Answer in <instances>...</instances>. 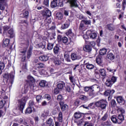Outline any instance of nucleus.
<instances>
[{
	"label": "nucleus",
	"instance_id": "obj_33",
	"mask_svg": "<svg viewBox=\"0 0 126 126\" xmlns=\"http://www.w3.org/2000/svg\"><path fill=\"white\" fill-rule=\"evenodd\" d=\"M91 32V31H88L85 34L83 35V38L85 40H87V39H89V34Z\"/></svg>",
	"mask_w": 126,
	"mask_h": 126
},
{
	"label": "nucleus",
	"instance_id": "obj_5",
	"mask_svg": "<svg viewBox=\"0 0 126 126\" xmlns=\"http://www.w3.org/2000/svg\"><path fill=\"white\" fill-rule=\"evenodd\" d=\"M51 7H57V6H63V3L62 0H52L51 1Z\"/></svg>",
	"mask_w": 126,
	"mask_h": 126
},
{
	"label": "nucleus",
	"instance_id": "obj_50",
	"mask_svg": "<svg viewBox=\"0 0 126 126\" xmlns=\"http://www.w3.org/2000/svg\"><path fill=\"white\" fill-rule=\"evenodd\" d=\"M108 118H109V115H108V113H106L101 118V120L104 121H107Z\"/></svg>",
	"mask_w": 126,
	"mask_h": 126
},
{
	"label": "nucleus",
	"instance_id": "obj_27",
	"mask_svg": "<svg viewBox=\"0 0 126 126\" xmlns=\"http://www.w3.org/2000/svg\"><path fill=\"white\" fill-rule=\"evenodd\" d=\"M46 85H48V83L46 80H42L39 82L40 87H45Z\"/></svg>",
	"mask_w": 126,
	"mask_h": 126
},
{
	"label": "nucleus",
	"instance_id": "obj_64",
	"mask_svg": "<svg viewBox=\"0 0 126 126\" xmlns=\"http://www.w3.org/2000/svg\"><path fill=\"white\" fill-rule=\"evenodd\" d=\"M56 17L58 18V19H63V15H62L61 13L57 14Z\"/></svg>",
	"mask_w": 126,
	"mask_h": 126
},
{
	"label": "nucleus",
	"instance_id": "obj_43",
	"mask_svg": "<svg viewBox=\"0 0 126 126\" xmlns=\"http://www.w3.org/2000/svg\"><path fill=\"white\" fill-rule=\"evenodd\" d=\"M42 99H43V97L42 95H37L36 96V100L37 103H40L41 101H42Z\"/></svg>",
	"mask_w": 126,
	"mask_h": 126
},
{
	"label": "nucleus",
	"instance_id": "obj_9",
	"mask_svg": "<svg viewBox=\"0 0 126 126\" xmlns=\"http://www.w3.org/2000/svg\"><path fill=\"white\" fill-rule=\"evenodd\" d=\"M114 93H115V90H107L104 92V95L105 96H109L108 98H112V96H113V94H114Z\"/></svg>",
	"mask_w": 126,
	"mask_h": 126
},
{
	"label": "nucleus",
	"instance_id": "obj_35",
	"mask_svg": "<svg viewBox=\"0 0 126 126\" xmlns=\"http://www.w3.org/2000/svg\"><path fill=\"white\" fill-rule=\"evenodd\" d=\"M85 65L88 69H93V68H94V65H93V64L87 63L86 64H85Z\"/></svg>",
	"mask_w": 126,
	"mask_h": 126
},
{
	"label": "nucleus",
	"instance_id": "obj_32",
	"mask_svg": "<svg viewBox=\"0 0 126 126\" xmlns=\"http://www.w3.org/2000/svg\"><path fill=\"white\" fill-rule=\"evenodd\" d=\"M89 95L90 97H92V98L95 97L96 95L95 93H94V91L92 90L91 88L90 89V92H89Z\"/></svg>",
	"mask_w": 126,
	"mask_h": 126
},
{
	"label": "nucleus",
	"instance_id": "obj_54",
	"mask_svg": "<svg viewBox=\"0 0 126 126\" xmlns=\"http://www.w3.org/2000/svg\"><path fill=\"white\" fill-rule=\"evenodd\" d=\"M58 120L60 123H62V122H63V113H62V112H60L59 114Z\"/></svg>",
	"mask_w": 126,
	"mask_h": 126
},
{
	"label": "nucleus",
	"instance_id": "obj_62",
	"mask_svg": "<svg viewBox=\"0 0 126 126\" xmlns=\"http://www.w3.org/2000/svg\"><path fill=\"white\" fill-rule=\"evenodd\" d=\"M104 126H112V122L109 121H107L104 123Z\"/></svg>",
	"mask_w": 126,
	"mask_h": 126
},
{
	"label": "nucleus",
	"instance_id": "obj_47",
	"mask_svg": "<svg viewBox=\"0 0 126 126\" xmlns=\"http://www.w3.org/2000/svg\"><path fill=\"white\" fill-rule=\"evenodd\" d=\"M21 53L23 54V57L22 58V62H24V61H25V58H26V56L25 55V53H26V50H24L21 51Z\"/></svg>",
	"mask_w": 126,
	"mask_h": 126
},
{
	"label": "nucleus",
	"instance_id": "obj_23",
	"mask_svg": "<svg viewBox=\"0 0 126 126\" xmlns=\"http://www.w3.org/2000/svg\"><path fill=\"white\" fill-rule=\"evenodd\" d=\"M39 59L42 62H47L49 60V57L47 55L40 56L39 57Z\"/></svg>",
	"mask_w": 126,
	"mask_h": 126
},
{
	"label": "nucleus",
	"instance_id": "obj_3",
	"mask_svg": "<svg viewBox=\"0 0 126 126\" xmlns=\"http://www.w3.org/2000/svg\"><path fill=\"white\" fill-rule=\"evenodd\" d=\"M27 78L29 81L28 83V84L29 85V87L32 91H35L37 89V87L36 86V84H35V79L32 76H28Z\"/></svg>",
	"mask_w": 126,
	"mask_h": 126
},
{
	"label": "nucleus",
	"instance_id": "obj_6",
	"mask_svg": "<svg viewBox=\"0 0 126 126\" xmlns=\"http://www.w3.org/2000/svg\"><path fill=\"white\" fill-rule=\"evenodd\" d=\"M57 41L58 43H63L64 44H66L68 39L67 37L65 36L63 37L61 34H59L57 36Z\"/></svg>",
	"mask_w": 126,
	"mask_h": 126
},
{
	"label": "nucleus",
	"instance_id": "obj_20",
	"mask_svg": "<svg viewBox=\"0 0 126 126\" xmlns=\"http://www.w3.org/2000/svg\"><path fill=\"white\" fill-rule=\"evenodd\" d=\"M5 2L4 0H0V10H4L5 9Z\"/></svg>",
	"mask_w": 126,
	"mask_h": 126
},
{
	"label": "nucleus",
	"instance_id": "obj_61",
	"mask_svg": "<svg viewBox=\"0 0 126 126\" xmlns=\"http://www.w3.org/2000/svg\"><path fill=\"white\" fill-rule=\"evenodd\" d=\"M44 98H45V99H47L48 101H50V100H51V97L50 94H46L44 95Z\"/></svg>",
	"mask_w": 126,
	"mask_h": 126
},
{
	"label": "nucleus",
	"instance_id": "obj_48",
	"mask_svg": "<svg viewBox=\"0 0 126 126\" xmlns=\"http://www.w3.org/2000/svg\"><path fill=\"white\" fill-rule=\"evenodd\" d=\"M53 48H54V43H48L47 45L48 50H49V51L53 50Z\"/></svg>",
	"mask_w": 126,
	"mask_h": 126
},
{
	"label": "nucleus",
	"instance_id": "obj_44",
	"mask_svg": "<svg viewBox=\"0 0 126 126\" xmlns=\"http://www.w3.org/2000/svg\"><path fill=\"white\" fill-rule=\"evenodd\" d=\"M33 107H29L27 108L26 111H25L26 114H31L32 113Z\"/></svg>",
	"mask_w": 126,
	"mask_h": 126
},
{
	"label": "nucleus",
	"instance_id": "obj_10",
	"mask_svg": "<svg viewBox=\"0 0 126 126\" xmlns=\"http://www.w3.org/2000/svg\"><path fill=\"white\" fill-rule=\"evenodd\" d=\"M67 2L70 3L72 7H78L77 0H67Z\"/></svg>",
	"mask_w": 126,
	"mask_h": 126
},
{
	"label": "nucleus",
	"instance_id": "obj_58",
	"mask_svg": "<svg viewBox=\"0 0 126 126\" xmlns=\"http://www.w3.org/2000/svg\"><path fill=\"white\" fill-rule=\"evenodd\" d=\"M31 55H32V49H30L27 53V58L28 59H30V57H31Z\"/></svg>",
	"mask_w": 126,
	"mask_h": 126
},
{
	"label": "nucleus",
	"instance_id": "obj_30",
	"mask_svg": "<svg viewBox=\"0 0 126 126\" xmlns=\"http://www.w3.org/2000/svg\"><path fill=\"white\" fill-rule=\"evenodd\" d=\"M107 53V49L105 48H103L101 49L99 51V54L101 56H104V55H106Z\"/></svg>",
	"mask_w": 126,
	"mask_h": 126
},
{
	"label": "nucleus",
	"instance_id": "obj_16",
	"mask_svg": "<svg viewBox=\"0 0 126 126\" xmlns=\"http://www.w3.org/2000/svg\"><path fill=\"white\" fill-rule=\"evenodd\" d=\"M91 88L96 92H99L100 91V86L98 85H94L91 86Z\"/></svg>",
	"mask_w": 126,
	"mask_h": 126
},
{
	"label": "nucleus",
	"instance_id": "obj_46",
	"mask_svg": "<svg viewBox=\"0 0 126 126\" xmlns=\"http://www.w3.org/2000/svg\"><path fill=\"white\" fill-rule=\"evenodd\" d=\"M35 67L37 68H43L44 67V63H38L35 64Z\"/></svg>",
	"mask_w": 126,
	"mask_h": 126
},
{
	"label": "nucleus",
	"instance_id": "obj_52",
	"mask_svg": "<svg viewBox=\"0 0 126 126\" xmlns=\"http://www.w3.org/2000/svg\"><path fill=\"white\" fill-rule=\"evenodd\" d=\"M45 15L47 16V17H50L52 15V13L51 12V11L49 10H46L45 12Z\"/></svg>",
	"mask_w": 126,
	"mask_h": 126
},
{
	"label": "nucleus",
	"instance_id": "obj_13",
	"mask_svg": "<svg viewBox=\"0 0 126 126\" xmlns=\"http://www.w3.org/2000/svg\"><path fill=\"white\" fill-rule=\"evenodd\" d=\"M66 35H67V36H68L69 37H71L72 39H75V35L72 32V30H71V29H70L67 31V32H66Z\"/></svg>",
	"mask_w": 126,
	"mask_h": 126
},
{
	"label": "nucleus",
	"instance_id": "obj_51",
	"mask_svg": "<svg viewBox=\"0 0 126 126\" xmlns=\"http://www.w3.org/2000/svg\"><path fill=\"white\" fill-rule=\"evenodd\" d=\"M53 26L48 29V30H50L51 31H53L54 32L56 30V25H55V23H52Z\"/></svg>",
	"mask_w": 126,
	"mask_h": 126
},
{
	"label": "nucleus",
	"instance_id": "obj_19",
	"mask_svg": "<svg viewBox=\"0 0 126 126\" xmlns=\"http://www.w3.org/2000/svg\"><path fill=\"white\" fill-rule=\"evenodd\" d=\"M46 45H47V41L43 40L38 44V47L39 48L44 49L46 48Z\"/></svg>",
	"mask_w": 126,
	"mask_h": 126
},
{
	"label": "nucleus",
	"instance_id": "obj_38",
	"mask_svg": "<svg viewBox=\"0 0 126 126\" xmlns=\"http://www.w3.org/2000/svg\"><path fill=\"white\" fill-rule=\"evenodd\" d=\"M64 58L66 62L68 63H70L71 60H70V57H69V55L67 54H64Z\"/></svg>",
	"mask_w": 126,
	"mask_h": 126
},
{
	"label": "nucleus",
	"instance_id": "obj_12",
	"mask_svg": "<svg viewBox=\"0 0 126 126\" xmlns=\"http://www.w3.org/2000/svg\"><path fill=\"white\" fill-rule=\"evenodd\" d=\"M53 52L54 55L58 56L61 53V48L60 46L56 45L53 48Z\"/></svg>",
	"mask_w": 126,
	"mask_h": 126
},
{
	"label": "nucleus",
	"instance_id": "obj_17",
	"mask_svg": "<svg viewBox=\"0 0 126 126\" xmlns=\"http://www.w3.org/2000/svg\"><path fill=\"white\" fill-rule=\"evenodd\" d=\"M117 120L118 121L119 125H120V124H122V123L123 122V121L125 120V117L124 116V115L123 114L119 115Z\"/></svg>",
	"mask_w": 126,
	"mask_h": 126
},
{
	"label": "nucleus",
	"instance_id": "obj_41",
	"mask_svg": "<svg viewBox=\"0 0 126 126\" xmlns=\"http://www.w3.org/2000/svg\"><path fill=\"white\" fill-rule=\"evenodd\" d=\"M99 72L101 76H106V70H105V69H100L99 70Z\"/></svg>",
	"mask_w": 126,
	"mask_h": 126
},
{
	"label": "nucleus",
	"instance_id": "obj_45",
	"mask_svg": "<svg viewBox=\"0 0 126 126\" xmlns=\"http://www.w3.org/2000/svg\"><path fill=\"white\" fill-rule=\"evenodd\" d=\"M82 21L84 23L85 25H91V20H83Z\"/></svg>",
	"mask_w": 126,
	"mask_h": 126
},
{
	"label": "nucleus",
	"instance_id": "obj_34",
	"mask_svg": "<svg viewBox=\"0 0 126 126\" xmlns=\"http://www.w3.org/2000/svg\"><path fill=\"white\" fill-rule=\"evenodd\" d=\"M4 63L3 62H0V75L2 73V71L4 69Z\"/></svg>",
	"mask_w": 126,
	"mask_h": 126
},
{
	"label": "nucleus",
	"instance_id": "obj_1",
	"mask_svg": "<svg viewBox=\"0 0 126 126\" xmlns=\"http://www.w3.org/2000/svg\"><path fill=\"white\" fill-rule=\"evenodd\" d=\"M15 75V71H11L9 74L8 73H4L3 74V77L5 80V82H4L5 80H3L2 82V85H4L2 87L1 91H0L1 95H0V98L1 99H7V96L5 95V91H6V89L7 87H6V84H8L9 87L12 86V84H13V82H14V76Z\"/></svg>",
	"mask_w": 126,
	"mask_h": 126
},
{
	"label": "nucleus",
	"instance_id": "obj_63",
	"mask_svg": "<svg viewBox=\"0 0 126 126\" xmlns=\"http://www.w3.org/2000/svg\"><path fill=\"white\" fill-rule=\"evenodd\" d=\"M57 101H59V102L62 101L63 100V95H58L57 98Z\"/></svg>",
	"mask_w": 126,
	"mask_h": 126
},
{
	"label": "nucleus",
	"instance_id": "obj_40",
	"mask_svg": "<svg viewBox=\"0 0 126 126\" xmlns=\"http://www.w3.org/2000/svg\"><path fill=\"white\" fill-rule=\"evenodd\" d=\"M46 123H47V125H49V126H54V123H53V119L51 118H50L47 120Z\"/></svg>",
	"mask_w": 126,
	"mask_h": 126
},
{
	"label": "nucleus",
	"instance_id": "obj_39",
	"mask_svg": "<svg viewBox=\"0 0 126 126\" xmlns=\"http://www.w3.org/2000/svg\"><path fill=\"white\" fill-rule=\"evenodd\" d=\"M110 105L112 108H115V107L117 106V102H116V100H115V99H112L110 101Z\"/></svg>",
	"mask_w": 126,
	"mask_h": 126
},
{
	"label": "nucleus",
	"instance_id": "obj_24",
	"mask_svg": "<svg viewBox=\"0 0 126 126\" xmlns=\"http://www.w3.org/2000/svg\"><path fill=\"white\" fill-rule=\"evenodd\" d=\"M79 30H81V31H84L85 29H86V28L85 27V25H84V23L81 21L80 22L79 27Z\"/></svg>",
	"mask_w": 126,
	"mask_h": 126
},
{
	"label": "nucleus",
	"instance_id": "obj_25",
	"mask_svg": "<svg viewBox=\"0 0 126 126\" xmlns=\"http://www.w3.org/2000/svg\"><path fill=\"white\" fill-rule=\"evenodd\" d=\"M111 120L113 124H119V121L118 119H117V116L115 115L112 116L111 118Z\"/></svg>",
	"mask_w": 126,
	"mask_h": 126
},
{
	"label": "nucleus",
	"instance_id": "obj_53",
	"mask_svg": "<svg viewBox=\"0 0 126 126\" xmlns=\"http://www.w3.org/2000/svg\"><path fill=\"white\" fill-rule=\"evenodd\" d=\"M29 107L34 108V106H35V103L33 100H30L29 102Z\"/></svg>",
	"mask_w": 126,
	"mask_h": 126
},
{
	"label": "nucleus",
	"instance_id": "obj_18",
	"mask_svg": "<svg viewBox=\"0 0 126 126\" xmlns=\"http://www.w3.org/2000/svg\"><path fill=\"white\" fill-rule=\"evenodd\" d=\"M69 25H70V23L69 21H67L65 22L63 25H62L61 29H67L68 27H69Z\"/></svg>",
	"mask_w": 126,
	"mask_h": 126
},
{
	"label": "nucleus",
	"instance_id": "obj_60",
	"mask_svg": "<svg viewBox=\"0 0 126 126\" xmlns=\"http://www.w3.org/2000/svg\"><path fill=\"white\" fill-rule=\"evenodd\" d=\"M110 80H111V82H112V84H114V83H115V82L117 81V78L115 76H113L110 79Z\"/></svg>",
	"mask_w": 126,
	"mask_h": 126
},
{
	"label": "nucleus",
	"instance_id": "obj_56",
	"mask_svg": "<svg viewBox=\"0 0 126 126\" xmlns=\"http://www.w3.org/2000/svg\"><path fill=\"white\" fill-rule=\"evenodd\" d=\"M74 117L75 119H80V118H81V113L76 112L74 114Z\"/></svg>",
	"mask_w": 126,
	"mask_h": 126
},
{
	"label": "nucleus",
	"instance_id": "obj_14",
	"mask_svg": "<svg viewBox=\"0 0 126 126\" xmlns=\"http://www.w3.org/2000/svg\"><path fill=\"white\" fill-rule=\"evenodd\" d=\"M106 27L107 30L109 31H115L116 30V27L112 23L107 24Z\"/></svg>",
	"mask_w": 126,
	"mask_h": 126
},
{
	"label": "nucleus",
	"instance_id": "obj_57",
	"mask_svg": "<svg viewBox=\"0 0 126 126\" xmlns=\"http://www.w3.org/2000/svg\"><path fill=\"white\" fill-rule=\"evenodd\" d=\"M5 100H4L3 102V100L1 99L0 101V109H1L2 108H3V106H4V104H5Z\"/></svg>",
	"mask_w": 126,
	"mask_h": 126
},
{
	"label": "nucleus",
	"instance_id": "obj_4",
	"mask_svg": "<svg viewBox=\"0 0 126 126\" xmlns=\"http://www.w3.org/2000/svg\"><path fill=\"white\" fill-rule=\"evenodd\" d=\"M26 103V97H24L21 99L18 100V107L21 112H23Z\"/></svg>",
	"mask_w": 126,
	"mask_h": 126
},
{
	"label": "nucleus",
	"instance_id": "obj_26",
	"mask_svg": "<svg viewBox=\"0 0 126 126\" xmlns=\"http://www.w3.org/2000/svg\"><path fill=\"white\" fill-rule=\"evenodd\" d=\"M28 90H29V88H28V85H25L24 89L21 90V93L22 94H26L27 92H28Z\"/></svg>",
	"mask_w": 126,
	"mask_h": 126
},
{
	"label": "nucleus",
	"instance_id": "obj_49",
	"mask_svg": "<svg viewBox=\"0 0 126 126\" xmlns=\"http://www.w3.org/2000/svg\"><path fill=\"white\" fill-rule=\"evenodd\" d=\"M79 99L81 100H83L84 101H87L88 100V97L84 95H81L79 96Z\"/></svg>",
	"mask_w": 126,
	"mask_h": 126
},
{
	"label": "nucleus",
	"instance_id": "obj_11",
	"mask_svg": "<svg viewBox=\"0 0 126 126\" xmlns=\"http://www.w3.org/2000/svg\"><path fill=\"white\" fill-rule=\"evenodd\" d=\"M57 83V88L59 89V90H63L64 86H65V83L63 81H58Z\"/></svg>",
	"mask_w": 126,
	"mask_h": 126
},
{
	"label": "nucleus",
	"instance_id": "obj_29",
	"mask_svg": "<svg viewBox=\"0 0 126 126\" xmlns=\"http://www.w3.org/2000/svg\"><path fill=\"white\" fill-rule=\"evenodd\" d=\"M9 44V39H6L3 41L2 47H3V48H5V47H7V46H8Z\"/></svg>",
	"mask_w": 126,
	"mask_h": 126
},
{
	"label": "nucleus",
	"instance_id": "obj_42",
	"mask_svg": "<svg viewBox=\"0 0 126 126\" xmlns=\"http://www.w3.org/2000/svg\"><path fill=\"white\" fill-rule=\"evenodd\" d=\"M8 34L10 35V38H13L14 37V32H13V29H11L8 31Z\"/></svg>",
	"mask_w": 126,
	"mask_h": 126
},
{
	"label": "nucleus",
	"instance_id": "obj_22",
	"mask_svg": "<svg viewBox=\"0 0 126 126\" xmlns=\"http://www.w3.org/2000/svg\"><path fill=\"white\" fill-rule=\"evenodd\" d=\"M83 50L84 51H85V52L90 53V52L92 51V47H91L90 45H85V47L83 48Z\"/></svg>",
	"mask_w": 126,
	"mask_h": 126
},
{
	"label": "nucleus",
	"instance_id": "obj_28",
	"mask_svg": "<svg viewBox=\"0 0 126 126\" xmlns=\"http://www.w3.org/2000/svg\"><path fill=\"white\" fill-rule=\"evenodd\" d=\"M107 58L108 59V60H110V61H113V60L115 59V56L113 53H109L107 55Z\"/></svg>",
	"mask_w": 126,
	"mask_h": 126
},
{
	"label": "nucleus",
	"instance_id": "obj_2",
	"mask_svg": "<svg viewBox=\"0 0 126 126\" xmlns=\"http://www.w3.org/2000/svg\"><path fill=\"white\" fill-rule=\"evenodd\" d=\"M96 107L100 108L101 110H106L107 108V105H108V102L106 99H102L97 101L95 103Z\"/></svg>",
	"mask_w": 126,
	"mask_h": 126
},
{
	"label": "nucleus",
	"instance_id": "obj_8",
	"mask_svg": "<svg viewBox=\"0 0 126 126\" xmlns=\"http://www.w3.org/2000/svg\"><path fill=\"white\" fill-rule=\"evenodd\" d=\"M71 59L72 61H76V60L81 59V56L78 53H72L71 54Z\"/></svg>",
	"mask_w": 126,
	"mask_h": 126
},
{
	"label": "nucleus",
	"instance_id": "obj_31",
	"mask_svg": "<svg viewBox=\"0 0 126 126\" xmlns=\"http://www.w3.org/2000/svg\"><path fill=\"white\" fill-rule=\"evenodd\" d=\"M89 36L91 39H96L97 37V33L95 32H92L91 31V32L89 33Z\"/></svg>",
	"mask_w": 126,
	"mask_h": 126
},
{
	"label": "nucleus",
	"instance_id": "obj_37",
	"mask_svg": "<svg viewBox=\"0 0 126 126\" xmlns=\"http://www.w3.org/2000/svg\"><path fill=\"white\" fill-rule=\"evenodd\" d=\"M50 112L49 110L44 111V112L41 115V117L44 119H46L48 116H49Z\"/></svg>",
	"mask_w": 126,
	"mask_h": 126
},
{
	"label": "nucleus",
	"instance_id": "obj_59",
	"mask_svg": "<svg viewBox=\"0 0 126 126\" xmlns=\"http://www.w3.org/2000/svg\"><path fill=\"white\" fill-rule=\"evenodd\" d=\"M23 17H25V18H27L28 16H29V12L28 11H25L23 13Z\"/></svg>",
	"mask_w": 126,
	"mask_h": 126
},
{
	"label": "nucleus",
	"instance_id": "obj_15",
	"mask_svg": "<svg viewBox=\"0 0 126 126\" xmlns=\"http://www.w3.org/2000/svg\"><path fill=\"white\" fill-rule=\"evenodd\" d=\"M116 100L118 103L120 105H125V104H126V100H125L122 96H118Z\"/></svg>",
	"mask_w": 126,
	"mask_h": 126
},
{
	"label": "nucleus",
	"instance_id": "obj_7",
	"mask_svg": "<svg viewBox=\"0 0 126 126\" xmlns=\"http://www.w3.org/2000/svg\"><path fill=\"white\" fill-rule=\"evenodd\" d=\"M59 104L62 112H67V110H68V105L67 104H64L63 101H60Z\"/></svg>",
	"mask_w": 126,
	"mask_h": 126
},
{
	"label": "nucleus",
	"instance_id": "obj_36",
	"mask_svg": "<svg viewBox=\"0 0 126 126\" xmlns=\"http://www.w3.org/2000/svg\"><path fill=\"white\" fill-rule=\"evenodd\" d=\"M54 63L55 65H60L62 63V61H60L58 59H55L54 60Z\"/></svg>",
	"mask_w": 126,
	"mask_h": 126
},
{
	"label": "nucleus",
	"instance_id": "obj_21",
	"mask_svg": "<svg viewBox=\"0 0 126 126\" xmlns=\"http://www.w3.org/2000/svg\"><path fill=\"white\" fill-rule=\"evenodd\" d=\"M105 85H106L107 87H111V86L113 85V82H112L110 78L106 79Z\"/></svg>",
	"mask_w": 126,
	"mask_h": 126
},
{
	"label": "nucleus",
	"instance_id": "obj_55",
	"mask_svg": "<svg viewBox=\"0 0 126 126\" xmlns=\"http://www.w3.org/2000/svg\"><path fill=\"white\" fill-rule=\"evenodd\" d=\"M107 69L108 71H109V72H111L112 73H113V74H115V72L117 71L116 69H112L110 67H108Z\"/></svg>",
	"mask_w": 126,
	"mask_h": 126
}]
</instances>
